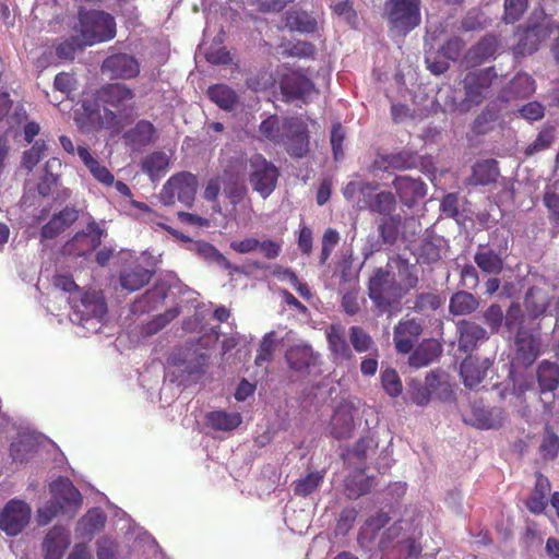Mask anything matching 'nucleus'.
<instances>
[{"mask_svg":"<svg viewBox=\"0 0 559 559\" xmlns=\"http://www.w3.org/2000/svg\"><path fill=\"white\" fill-rule=\"evenodd\" d=\"M525 309L532 319H536L545 313L549 305V296L538 287L531 288L525 297Z\"/></svg>","mask_w":559,"mask_h":559,"instance_id":"38","label":"nucleus"},{"mask_svg":"<svg viewBox=\"0 0 559 559\" xmlns=\"http://www.w3.org/2000/svg\"><path fill=\"white\" fill-rule=\"evenodd\" d=\"M72 312L69 314L73 323L83 326L91 323L96 330V324L102 321L106 314V305L103 297L97 292H78L74 296L68 298Z\"/></svg>","mask_w":559,"mask_h":559,"instance_id":"5","label":"nucleus"},{"mask_svg":"<svg viewBox=\"0 0 559 559\" xmlns=\"http://www.w3.org/2000/svg\"><path fill=\"white\" fill-rule=\"evenodd\" d=\"M498 80L492 68L469 72L463 80L465 97L461 98L460 92L448 90L439 93V98L444 96V108L450 111L467 112L472 107L479 105L489 94L490 87Z\"/></svg>","mask_w":559,"mask_h":559,"instance_id":"1","label":"nucleus"},{"mask_svg":"<svg viewBox=\"0 0 559 559\" xmlns=\"http://www.w3.org/2000/svg\"><path fill=\"white\" fill-rule=\"evenodd\" d=\"M262 135L275 144L286 147L296 157H302L309 150L307 127L299 118L284 119L269 117L260 124Z\"/></svg>","mask_w":559,"mask_h":559,"instance_id":"2","label":"nucleus"},{"mask_svg":"<svg viewBox=\"0 0 559 559\" xmlns=\"http://www.w3.org/2000/svg\"><path fill=\"white\" fill-rule=\"evenodd\" d=\"M559 28V21L554 20L543 11L535 14L528 27L523 32L516 46V53L526 55L537 50L540 41L545 40Z\"/></svg>","mask_w":559,"mask_h":559,"instance_id":"7","label":"nucleus"},{"mask_svg":"<svg viewBox=\"0 0 559 559\" xmlns=\"http://www.w3.org/2000/svg\"><path fill=\"white\" fill-rule=\"evenodd\" d=\"M103 71L109 72L114 78L132 79L139 74L140 67L132 56L118 53L105 59Z\"/></svg>","mask_w":559,"mask_h":559,"instance_id":"19","label":"nucleus"},{"mask_svg":"<svg viewBox=\"0 0 559 559\" xmlns=\"http://www.w3.org/2000/svg\"><path fill=\"white\" fill-rule=\"evenodd\" d=\"M78 219V211L66 207L58 214H55L50 221L41 228V239H52L68 228Z\"/></svg>","mask_w":559,"mask_h":559,"instance_id":"25","label":"nucleus"},{"mask_svg":"<svg viewBox=\"0 0 559 559\" xmlns=\"http://www.w3.org/2000/svg\"><path fill=\"white\" fill-rule=\"evenodd\" d=\"M527 8V0H506L504 20L508 23L518 21Z\"/></svg>","mask_w":559,"mask_h":559,"instance_id":"63","label":"nucleus"},{"mask_svg":"<svg viewBox=\"0 0 559 559\" xmlns=\"http://www.w3.org/2000/svg\"><path fill=\"white\" fill-rule=\"evenodd\" d=\"M38 445V436L31 431H22L11 443L10 454L15 462H24L29 459Z\"/></svg>","mask_w":559,"mask_h":559,"instance_id":"27","label":"nucleus"},{"mask_svg":"<svg viewBox=\"0 0 559 559\" xmlns=\"http://www.w3.org/2000/svg\"><path fill=\"white\" fill-rule=\"evenodd\" d=\"M31 507L23 500H10L0 512V530L8 536H16L29 523Z\"/></svg>","mask_w":559,"mask_h":559,"instance_id":"12","label":"nucleus"},{"mask_svg":"<svg viewBox=\"0 0 559 559\" xmlns=\"http://www.w3.org/2000/svg\"><path fill=\"white\" fill-rule=\"evenodd\" d=\"M106 522V515L104 512L94 508L91 509L79 522L75 528L78 537L92 538L93 535L100 531Z\"/></svg>","mask_w":559,"mask_h":559,"instance_id":"29","label":"nucleus"},{"mask_svg":"<svg viewBox=\"0 0 559 559\" xmlns=\"http://www.w3.org/2000/svg\"><path fill=\"white\" fill-rule=\"evenodd\" d=\"M516 346L520 357L526 364H532L540 354L539 340L521 329H519L516 334Z\"/></svg>","mask_w":559,"mask_h":559,"instance_id":"37","label":"nucleus"},{"mask_svg":"<svg viewBox=\"0 0 559 559\" xmlns=\"http://www.w3.org/2000/svg\"><path fill=\"white\" fill-rule=\"evenodd\" d=\"M78 31L82 43L92 46L112 39L116 35V22L110 14L102 11L80 12Z\"/></svg>","mask_w":559,"mask_h":559,"instance_id":"4","label":"nucleus"},{"mask_svg":"<svg viewBox=\"0 0 559 559\" xmlns=\"http://www.w3.org/2000/svg\"><path fill=\"white\" fill-rule=\"evenodd\" d=\"M331 9L335 15H337L352 27H355L357 25L356 11L354 10L352 3L348 0L332 3Z\"/></svg>","mask_w":559,"mask_h":559,"instance_id":"59","label":"nucleus"},{"mask_svg":"<svg viewBox=\"0 0 559 559\" xmlns=\"http://www.w3.org/2000/svg\"><path fill=\"white\" fill-rule=\"evenodd\" d=\"M131 205L141 210L143 212L142 219L146 223H150L152 227H159L162 229L167 230L169 234H171L175 238L181 239L182 241H188L189 238L179 234L177 230L173 229L171 227L164 224L160 218L157 216V214L153 213L150 207L142 202L132 200Z\"/></svg>","mask_w":559,"mask_h":559,"instance_id":"47","label":"nucleus"},{"mask_svg":"<svg viewBox=\"0 0 559 559\" xmlns=\"http://www.w3.org/2000/svg\"><path fill=\"white\" fill-rule=\"evenodd\" d=\"M355 406L349 402L341 403L331 419L330 433L335 439H348L353 437V432L356 428Z\"/></svg>","mask_w":559,"mask_h":559,"instance_id":"15","label":"nucleus"},{"mask_svg":"<svg viewBox=\"0 0 559 559\" xmlns=\"http://www.w3.org/2000/svg\"><path fill=\"white\" fill-rule=\"evenodd\" d=\"M249 182L254 191L263 199L275 189L278 179V169L261 154H255L249 162Z\"/></svg>","mask_w":559,"mask_h":559,"instance_id":"10","label":"nucleus"},{"mask_svg":"<svg viewBox=\"0 0 559 559\" xmlns=\"http://www.w3.org/2000/svg\"><path fill=\"white\" fill-rule=\"evenodd\" d=\"M535 91L534 80L526 73H519L510 84V92L514 97H526Z\"/></svg>","mask_w":559,"mask_h":559,"instance_id":"52","label":"nucleus"},{"mask_svg":"<svg viewBox=\"0 0 559 559\" xmlns=\"http://www.w3.org/2000/svg\"><path fill=\"white\" fill-rule=\"evenodd\" d=\"M152 273L141 266L126 270L120 275V284L123 289L134 292L146 285L151 280Z\"/></svg>","mask_w":559,"mask_h":559,"instance_id":"39","label":"nucleus"},{"mask_svg":"<svg viewBox=\"0 0 559 559\" xmlns=\"http://www.w3.org/2000/svg\"><path fill=\"white\" fill-rule=\"evenodd\" d=\"M221 192L235 205L242 200L246 187L238 175L225 171L223 175L209 180L204 190V198L207 201H215Z\"/></svg>","mask_w":559,"mask_h":559,"instance_id":"11","label":"nucleus"},{"mask_svg":"<svg viewBox=\"0 0 559 559\" xmlns=\"http://www.w3.org/2000/svg\"><path fill=\"white\" fill-rule=\"evenodd\" d=\"M369 297L376 307L383 312L397 302L403 295L389 271L378 269L369 281Z\"/></svg>","mask_w":559,"mask_h":559,"instance_id":"9","label":"nucleus"},{"mask_svg":"<svg viewBox=\"0 0 559 559\" xmlns=\"http://www.w3.org/2000/svg\"><path fill=\"white\" fill-rule=\"evenodd\" d=\"M386 270L397 287L401 288L403 296L414 288L418 282L417 266L401 258L391 259L386 264Z\"/></svg>","mask_w":559,"mask_h":559,"instance_id":"16","label":"nucleus"},{"mask_svg":"<svg viewBox=\"0 0 559 559\" xmlns=\"http://www.w3.org/2000/svg\"><path fill=\"white\" fill-rule=\"evenodd\" d=\"M491 366L488 358L479 360L478 358L468 357L461 364V376L464 384L471 389L477 386L485 378L487 370Z\"/></svg>","mask_w":559,"mask_h":559,"instance_id":"22","label":"nucleus"},{"mask_svg":"<svg viewBox=\"0 0 559 559\" xmlns=\"http://www.w3.org/2000/svg\"><path fill=\"white\" fill-rule=\"evenodd\" d=\"M76 152L83 164L97 181L106 186H111L114 183L115 178L111 173L95 157H93L86 147L78 146Z\"/></svg>","mask_w":559,"mask_h":559,"instance_id":"31","label":"nucleus"},{"mask_svg":"<svg viewBox=\"0 0 559 559\" xmlns=\"http://www.w3.org/2000/svg\"><path fill=\"white\" fill-rule=\"evenodd\" d=\"M325 335L334 360L343 361L352 357L345 326L338 323L332 324L326 329Z\"/></svg>","mask_w":559,"mask_h":559,"instance_id":"21","label":"nucleus"},{"mask_svg":"<svg viewBox=\"0 0 559 559\" xmlns=\"http://www.w3.org/2000/svg\"><path fill=\"white\" fill-rule=\"evenodd\" d=\"M198 187L197 177L190 173H180L167 180L164 185L159 200L164 205H173L179 201L186 206H191L194 201Z\"/></svg>","mask_w":559,"mask_h":559,"instance_id":"8","label":"nucleus"},{"mask_svg":"<svg viewBox=\"0 0 559 559\" xmlns=\"http://www.w3.org/2000/svg\"><path fill=\"white\" fill-rule=\"evenodd\" d=\"M61 168V162L59 158H50L45 165L46 175L38 183L37 190L41 197L49 195L52 187L57 185L56 173Z\"/></svg>","mask_w":559,"mask_h":559,"instance_id":"45","label":"nucleus"},{"mask_svg":"<svg viewBox=\"0 0 559 559\" xmlns=\"http://www.w3.org/2000/svg\"><path fill=\"white\" fill-rule=\"evenodd\" d=\"M195 248L200 255H202L206 260H213L218 265L226 270L241 272V269L233 265L221 252H218L212 245L206 242H198L195 243Z\"/></svg>","mask_w":559,"mask_h":559,"instance_id":"50","label":"nucleus"},{"mask_svg":"<svg viewBox=\"0 0 559 559\" xmlns=\"http://www.w3.org/2000/svg\"><path fill=\"white\" fill-rule=\"evenodd\" d=\"M276 348V340L274 332H270L264 335L261 341L260 348L258 350V355L255 357L257 366H262L265 362H269L273 358V354Z\"/></svg>","mask_w":559,"mask_h":559,"instance_id":"55","label":"nucleus"},{"mask_svg":"<svg viewBox=\"0 0 559 559\" xmlns=\"http://www.w3.org/2000/svg\"><path fill=\"white\" fill-rule=\"evenodd\" d=\"M281 90L287 100L301 99L307 102L316 94L313 83L301 72L290 71L282 78Z\"/></svg>","mask_w":559,"mask_h":559,"instance_id":"14","label":"nucleus"},{"mask_svg":"<svg viewBox=\"0 0 559 559\" xmlns=\"http://www.w3.org/2000/svg\"><path fill=\"white\" fill-rule=\"evenodd\" d=\"M550 491V483L543 475H537L535 488L527 499L526 507L532 513L540 514L547 506V495Z\"/></svg>","mask_w":559,"mask_h":559,"instance_id":"36","label":"nucleus"},{"mask_svg":"<svg viewBox=\"0 0 559 559\" xmlns=\"http://www.w3.org/2000/svg\"><path fill=\"white\" fill-rule=\"evenodd\" d=\"M538 382L542 393L552 392L559 384V367L549 361H543L538 367Z\"/></svg>","mask_w":559,"mask_h":559,"instance_id":"41","label":"nucleus"},{"mask_svg":"<svg viewBox=\"0 0 559 559\" xmlns=\"http://www.w3.org/2000/svg\"><path fill=\"white\" fill-rule=\"evenodd\" d=\"M153 133L154 128L152 123L148 121H140L126 134V138L134 145H145L151 142Z\"/></svg>","mask_w":559,"mask_h":559,"instance_id":"51","label":"nucleus"},{"mask_svg":"<svg viewBox=\"0 0 559 559\" xmlns=\"http://www.w3.org/2000/svg\"><path fill=\"white\" fill-rule=\"evenodd\" d=\"M497 50V43L493 37H485L473 46L465 59L468 66L475 67L489 60Z\"/></svg>","mask_w":559,"mask_h":559,"instance_id":"35","label":"nucleus"},{"mask_svg":"<svg viewBox=\"0 0 559 559\" xmlns=\"http://www.w3.org/2000/svg\"><path fill=\"white\" fill-rule=\"evenodd\" d=\"M47 145L44 141L39 140L34 143V145L24 153L23 155V166L32 170L34 166L38 164V162L46 155Z\"/></svg>","mask_w":559,"mask_h":559,"instance_id":"56","label":"nucleus"},{"mask_svg":"<svg viewBox=\"0 0 559 559\" xmlns=\"http://www.w3.org/2000/svg\"><path fill=\"white\" fill-rule=\"evenodd\" d=\"M376 189L377 186L370 182L350 181L344 188L343 193L346 199L350 200L359 192L362 195L361 200H365V198H369L371 192H374Z\"/></svg>","mask_w":559,"mask_h":559,"instance_id":"62","label":"nucleus"},{"mask_svg":"<svg viewBox=\"0 0 559 559\" xmlns=\"http://www.w3.org/2000/svg\"><path fill=\"white\" fill-rule=\"evenodd\" d=\"M442 302V299L438 295L425 293L417 296L414 308L417 311L436 310Z\"/></svg>","mask_w":559,"mask_h":559,"instance_id":"64","label":"nucleus"},{"mask_svg":"<svg viewBox=\"0 0 559 559\" xmlns=\"http://www.w3.org/2000/svg\"><path fill=\"white\" fill-rule=\"evenodd\" d=\"M207 95L213 103L223 109H230L236 102L235 92L225 84L211 86Z\"/></svg>","mask_w":559,"mask_h":559,"instance_id":"46","label":"nucleus"},{"mask_svg":"<svg viewBox=\"0 0 559 559\" xmlns=\"http://www.w3.org/2000/svg\"><path fill=\"white\" fill-rule=\"evenodd\" d=\"M421 331V324L415 319L400 321L393 332V342L396 350L401 354H408Z\"/></svg>","mask_w":559,"mask_h":559,"instance_id":"17","label":"nucleus"},{"mask_svg":"<svg viewBox=\"0 0 559 559\" xmlns=\"http://www.w3.org/2000/svg\"><path fill=\"white\" fill-rule=\"evenodd\" d=\"M442 347L436 340H425L411 355L409 365L421 368L432 362L440 354Z\"/></svg>","mask_w":559,"mask_h":559,"instance_id":"30","label":"nucleus"},{"mask_svg":"<svg viewBox=\"0 0 559 559\" xmlns=\"http://www.w3.org/2000/svg\"><path fill=\"white\" fill-rule=\"evenodd\" d=\"M69 545V532L64 527L58 525L51 527L43 542L45 559H62Z\"/></svg>","mask_w":559,"mask_h":559,"instance_id":"20","label":"nucleus"},{"mask_svg":"<svg viewBox=\"0 0 559 559\" xmlns=\"http://www.w3.org/2000/svg\"><path fill=\"white\" fill-rule=\"evenodd\" d=\"M322 478V474L318 472L308 474L296 483L295 492L300 496L310 495L319 487Z\"/></svg>","mask_w":559,"mask_h":559,"instance_id":"60","label":"nucleus"},{"mask_svg":"<svg viewBox=\"0 0 559 559\" xmlns=\"http://www.w3.org/2000/svg\"><path fill=\"white\" fill-rule=\"evenodd\" d=\"M169 166V156L165 152H153L142 159V170L150 176L152 180L163 177Z\"/></svg>","mask_w":559,"mask_h":559,"instance_id":"34","label":"nucleus"},{"mask_svg":"<svg viewBox=\"0 0 559 559\" xmlns=\"http://www.w3.org/2000/svg\"><path fill=\"white\" fill-rule=\"evenodd\" d=\"M503 413L500 408H486L481 406H473L471 416L465 419L466 423L479 429L498 428L503 423Z\"/></svg>","mask_w":559,"mask_h":559,"instance_id":"23","label":"nucleus"},{"mask_svg":"<svg viewBox=\"0 0 559 559\" xmlns=\"http://www.w3.org/2000/svg\"><path fill=\"white\" fill-rule=\"evenodd\" d=\"M498 175L499 171L495 160H483L473 167V174L469 178V183L475 186L489 185L496 180Z\"/></svg>","mask_w":559,"mask_h":559,"instance_id":"40","label":"nucleus"},{"mask_svg":"<svg viewBox=\"0 0 559 559\" xmlns=\"http://www.w3.org/2000/svg\"><path fill=\"white\" fill-rule=\"evenodd\" d=\"M402 531L401 524L392 525L380 540V547L384 550L391 546L397 549L404 559L411 557H417L420 554V547L412 539L407 537L399 538Z\"/></svg>","mask_w":559,"mask_h":559,"instance_id":"18","label":"nucleus"},{"mask_svg":"<svg viewBox=\"0 0 559 559\" xmlns=\"http://www.w3.org/2000/svg\"><path fill=\"white\" fill-rule=\"evenodd\" d=\"M207 423L213 429L230 431L241 424V416L239 413L217 411L207 415Z\"/></svg>","mask_w":559,"mask_h":559,"instance_id":"42","label":"nucleus"},{"mask_svg":"<svg viewBox=\"0 0 559 559\" xmlns=\"http://www.w3.org/2000/svg\"><path fill=\"white\" fill-rule=\"evenodd\" d=\"M554 140H555V128H552V127L545 128L538 133L535 141L526 147L525 154L531 156V155H534L542 151H545L551 146V144L554 143Z\"/></svg>","mask_w":559,"mask_h":559,"instance_id":"54","label":"nucleus"},{"mask_svg":"<svg viewBox=\"0 0 559 559\" xmlns=\"http://www.w3.org/2000/svg\"><path fill=\"white\" fill-rule=\"evenodd\" d=\"M85 46L86 45L82 43L79 36H72L63 43H60L56 48V52L59 59L70 60L74 58L78 50Z\"/></svg>","mask_w":559,"mask_h":559,"instance_id":"58","label":"nucleus"},{"mask_svg":"<svg viewBox=\"0 0 559 559\" xmlns=\"http://www.w3.org/2000/svg\"><path fill=\"white\" fill-rule=\"evenodd\" d=\"M104 230L94 222H88L86 228L79 231L63 247V253L73 257H82L93 252L102 241Z\"/></svg>","mask_w":559,"mask_h":559,"instance_id":"13","label":"nucleus"},{"mask_svg":"<svg viewBox=\"0 0 559 559\" xmlns=\"http://www.w3.org/2000/svg\"><path fill=\"white\" fill-rule=\"evenodd\" d=\"M559 189V182H556L552 188H549L544 198L546 207L549 211L550 219L559 227V195L556 190Z\"/></svg>","mask_w":559,"mask_h":559,"instance_id":"61","label":"nucleus"},{"mask_svg":"<svg viewBox=\"0 0 559 559\" xmlns=\"http://www.w3.org/2000/svg\"><path fill=\"white\" fill-rule=\"evenodd\" d=\"M286 360L290 369L296 371H304L317 364L318 356L313 353L309 345L299 344L290 347L287 350Z\"/></svg>","mask_w":559,"mask_h":559,"instance_id":"26","label":"nucleus"},{"mask_svg":"<svg viewBox=\"0 0 559 559\" xmlns=\"http://www.w3.org/2000/svg\"><path fill=\"white\" fill-rule=\"evenodd\" d=\"M474 261L487 274L498 275L503 269L502 259L493 250L485 246H479Z\"/></svg>","mask_w":559,"mask_h":559,"instance_id":"33","label":"nucleus"},{"mask_svg":"<svg viewBox=\"0 0 559 559\" xmlns=\"http://www.w3.org/2000/svg\"><path fill=\"white\" fill-rule=\"evenodd\" d=\"M349 337L353 344V347L358 353H366L370 350H376L374 343L371 336L365 332L359 326H352L349 329Z\"/></svg>","mask_w":559,"mask_h":559,"instance_id":"53","label":"nucleus"},{"mask_svg":"<svg viewBox=\"0 0 559 559\" xmlns=\"http://www.w3.org/2000/svg\"><path fill=\"white\" fill-rule=\"evenodd\" d=\"M394 187L401 201L408 206L426 194L425 185L407 176L397 177Z\"/></svg>","mask_w":559,"mask_h":559,"instance_id":"24","label":"nucleus"},{"mask_svg":"<svg viewBox=\"0 0 559 559\" xmlns=\"http://www.w3.org/2000/svg\"><path fill=\"white\" fill-rule=\"evenodd\" d=\"M478 307V300L467 292H457L450 299V311L455 316L473 312Z\"/></svg>","mask_w":559,"mask_h":559,"instance_id":"43","label":"nucleus"},{"mask_svg":"<svg viewBox=\"0 0 559 559\" xmlns=\"http://www.w3.org/2000/svg\"><path fill=\"white\" fill-rule=\"evenodd\" d=\"M51 500L37 511L39 525H47L58 513L74 514L81 506V493L67 478L50 484Z\"/></svg>","mask_w":559,"mask_h":559,"instance_id":"3","label":"nucleus"},{"mask_svg":"<svg viewBox=\"0 0 559 559\" xmlns=\"http://www.w3.org/2000/svg\"><path fill=\"white\" fill-rule=\"evenodd\" d=\"M459 347L464 352H472L479 341L487 338V331L474 322L461 321L459 323Z\"/></svg>","mask_w":559,"mask_h":559,"instance_id":"28","label":"nucleus"},{"mask_svg":"<svg viewBox=\"0 0 559 559\" xmlns=\"http://www.w3.org/2000/svg\"><path fill=\"white\" fill-rule=\"evenodd\" d=\"M385 11L391 29L405 35L420 23V0H389Z\"/></svg>","mask_w":559,"mask_h":559,"instance_id":"6","label":"nucleus"},{"mask_svg":"<svg viewBox=\"0 0 559 559\" xmlns=\"http://www.w3.org/2000/svg\"><path fill=\"white\" fill-rule=\"evenodd\" d=\"M346 490L350 498H357L368 492L372 486V479L365 475L364 472H358L346 479Z\"/></svg>","mask_w":559,"mask_h":559,"instance_id":"49","label":"nucleus"},{"mask_svg":"<svg viewBox=\"0 0 559 559\" xmlns=\"http://www.w3.org/2000/svg\"><path fill=\"white\" fill-rule=\"evenodd\" d=\"M105 100L114 107L124 105L132 99L133 93L124 84L116 83L107 86L104 91Z\"/></svg>","mask_w":559,"mask_h":559,"instance_id":"48","label":"nucleus"},{"mask_svg":"<svg viewBox=\"0 0 559 559\" xmlns=\"http://www.w3.org/2000/svg\"><path fill=\"white\" fill-rule=\"evenodd\" d=\"M286 26L292 31L312 33L317 28V21L307 12L294 11L287 13Z\"/></svg>","mask_w":559,"mask_h":559,"instance_id":"44","label":"nucleus"},{"mask_svg":"<svg viewBox=\"0 0 559 559\" xmlns=\"http://www.w3.org/2000/svg\"><path fill=\"white\" fill-rule=\"evenodd\" d=\"M381 382L384 391L390 396H397L402 392V382L394 369L386 368L381 373Z\"/></svg>","mask_w":559,"mask_h":559,"instance_id":"57","label":"nucleus"},{"mask_svg":"<svg viewBox=\"0 0 559 559\" xmlns=\"http://www.w3.org/2000/svg\"><path fill=\"white\" fill-rule=\"evenodd\" d=\"M395 198L393 193L382 191L377 194L371 192L369 198H365V200H359L358 204L360 207H367L371 212H376L382 215L391 214L395 209Z\"/></svg>","mask_w":559,"mask_h":559,"instance_id":"32","label":"nucleus"}]
</instances>
